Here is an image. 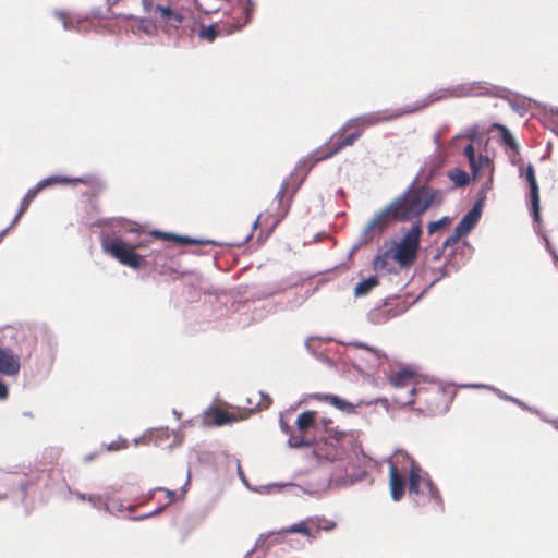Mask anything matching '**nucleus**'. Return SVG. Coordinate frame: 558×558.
Wrapping results in <instances>:
<instances>
[{
  "label": "nucleus",
  "instance_id": "41",
  "mask_svg": "<svg viewBox=\"0 0 558 558\" xmlns=\"http://www.w3.org/2000/svg\"><path fill=\"white\" fill-rule=\"evenodd\" d=\"M519 171H520V175H523V169L522 167L519 168Z\"/></svg>",
  "mask_w": 558,
  "mask_h": 558
},
{
  "label": "nucleus",
  "instance_id": "40",
  "mask_svg": "<svg viewBox=\"0 0 558 558\" xmlns=\"http://www.w3.org/2000/svg\"><path fill=\"white\" fill-rule=\"evenodd\" d=\"M74 181H75V182L86 183V181H85L84 179H75Z\"/></svg>",
  "mask_w": 558,
  "mask_h": 558
},
{
  "label": "nucleus",
  "instance_id": "8",
  "mask_svg": "<svg viewBox=\"0 0 558 558\" xmlns=\"http://www.w3.org/2000/svg\"><path fill=\"white\" fill-rule=\"evenodd\" d=\"M296 429L288 439V444L292 448L310 447L313 444L311 432L316 425V412L304 411L296 418Z\"/></svg>",
  "mask_w": 558,
  "mask_h": 558
},
{
  "label": "nucleus",
  "instance_id": "6",
  "mask_svg": "<svg viewBox=\"0 0 558 558\" xmlns=\"http://www.w3.org/2000/svg\"><path fill=\"white\" fill-rule=\"evenodd\" d=\"M353 440V435L347 432L335 430L323 437L314 448V454L318 460L343 461L345 449Z\"/></svg>",
  "mask_w": 558,
  "mask_h": 558
},
{
  "label": "nucleus",
  "instance_id": "25",
  "mask_svg": "<svg viewBox=\"0 0 558 558\" xmlns=\"http://www.w3.org/2000/svg\"><path fill=\"white\" fill-rule=\"evenodd\" d=\"M447 175L453 182L456 187L466 186L471 180L469 173L460 168L450 169Z\"/></svg>",
  "mask_w": 558,
  "mask_h": 558
},
{
  "label": "nucleus",
  "instance_id": "10",
  "mask_svg": "<svg viewBox=\"0 0 558 558\" xmlns=\"http://www.w3.org/2000/svg\"><path fill=\"white\" fill-rule=\"evenodd\" d=\"M393 222H398L390 206L387 205L383 210L376 213L367 222L363 230V240L365 242L379 238L383 232Z\"/></svg>",
  "mask_w": 558,
  "mask_h": 558
},
{
  "label": "nucleus",
  "instance_id": "33",
  "mask_svg": "<svg viewBox=\"0 0 558 558\" xmlns=\"http://www.w3.org/2000/svg\"><path fill=\"white\" fill-rule=\"evenodd\" d=\"M280 428L281 430L288 435L289 437L291 436V434H294V430H292L291 426L282 418L280 417Z\"/></svg>",
  "mask_w": 558,
  "mask_h": 558
},
{
  "label": "nucleus",
  "instance_id": "35",
  "mask_svg": "<svg viewBox=\"0 0 558 558\" xmlns=\"http://www.w3.org/2000/svg\"><path fill=\"white\" fill-rule=\"evenodd\" d=\"M322 423L325 426V430H326L327 435H329L330 432H335L336 430V429L329 427V425L332 424V420H330V418H323Z\"/></svg>",
  "mask_w": 558,
  "mask_h": 558
},
{
  "label": "nucleus",
  "instance_id": "26",
  "mask_svg": "<svg viewBox=\"0 0 558 558\" xmlns=\"http://www.w3.org/2000/svg\"><path fill=\"white\" fill-rule=\"evenodd\" d=\"M379 281L377 277L372 276L360 281L354 288L355 296H364L372 291L373 288L378 286Z\"/></svg>",
  "mask_w": 558,
  "mask_h": 558
},
{
  "label": "nucleus",
  "instance_id": "23",
  "mask_svg": "<svg viewBox=\"0 0 558 558\" xmlns=\"http://www.w3.org/2000/svg\"><path fill=\"white\" fill-rule=\"evenodd\" d=\"M493 129L498 130L500 132L502 143L514 151L515 155H519V145L511 132L505 125L499 123L493 124Z\"/></svg>",
  "mask_w": 558,
  "mask_h": 558
},
{
  "label": "nucleus",
  "instance_id": "39",
  "mask_svg": "<svg viewBox=\"0 0 558 558\" xmlns=\"http://www.w3.org/2000/svg\"><path fill=\"white\" fill-rule=\"evenodd\" d=\"M124 19L125 20H133V19H135V16L133 14H125Z\"/></svg>",
  "mask_w": 558,
  "mask_h": 558
},
{
  "label": "nucleus",
  "instance_id": "29",
  "mask_svg": "<svg viewBox=\"0 0 558 558\" xmlns=\"http://www.w3.org/2000/svg\"><path fill=\"white\" fill-rule=\"evenodd\" d=\"M462 236L464 235L460 234L458 230L454 229L453 233L444 242V247L454 245Z\"/></svg>",
  "mask_w": 558,
  "mask_h": 558
},
{
  "label": "nucleus",
  "instance_id": "13",
  "mask_svg": "<svg viewBox=\"0 0 558 558\" xmlns=\"http://www.w3.org/2000/svg\"><path fill=\"white\" fill-rule=\"evenodd\" d=\"M485 197H478L473 208L469 210L460 220V222L456 226V230L460 234L466 235L471 232V230L476 226L480 220L482 207L484 205Z\"/></svg>",
  "mask_w": 558,
  "mask_h": 558
},
{
  "label": "nucleus",
  "instance_id": "9",
  "mask_svg": "<svg viewBox=\"0 0 558 558\" xmlns=\"http://www.w3.org/2000/svg\"><path fill=\"white\" fill-rule=\"evenodd\" d=\"M255 9L256 4L252 0H236L230 10L229 19L226 21V34L231 35L242 31L251 23Z\"/></svg>",
  "mask_w": 558,
  "mask_h": 558
},
{
  "label": "nucleus",
  "instance_id": "30",
  "mask_svg": "<svg viewBox=\"0 0 558 558\" xmlns=\"http://www.w3.org/2000/svg\"><path fill=\"white\" fill-rule=\"evenodd\" d=\"M345 471V478H343V482L347 483H353L355 481V473L353 472V465L351 462H347V465L344 468Z\"/></svg>",
  "mask_w": 558,
  "mask_h": 558
},
{
  "label": "nucleus",
  "instance_id": "32",
  "mask_svg": "<svg viewBox=\"0 0 558 558\" xmlns=\"http://www.w3.org/2000/svg\"><path fill=\"white\" fill-rule=\"evenodd\" d=\"M446 221H447V219L442 218L441 220L430 222L429 226H428V232L429 233L435 232L436 230L441 228L446 223Z\"/></svg>",
  "mask_w": 558,
  "mask_h": 558
},
{
  "label": "nucleus",
  "instance_id": "12",
  "mask_svg": "<svg viewBox=\"0 0 558 558\" xmlns=\"http://www.w3.org/2000/svg\"><path fill=\"white\" fill-rule=\"evenodd\" d=\"M236 415L227 410L211 405L203 413V425L206 427H219L236 422Z\"/></svg>",
  "mask_w": 558,
  "mask_h": 558
},
{
  "label": "nucleus",
  "instance_id": "1",
  "mask_svg": "<svg viewBox=\"0 0 558 558\" xmlns=\"http://www.w3.org/2000/svg\"><path fill=\"white\" fill-rule=\"evenodd\" d=\"M482 89H486V87L481 82L462 84L449 94H447V92H444L442 94L432 93L422 100V102L411 109L374 111L349 119L330 136L327 143L298 162L294 171L291 173L290 178L281 184L280 190L275 197V201L277 202L276 210L274 213L260 214L254 221L253 228H256L259 223H267L269 225L271 232L288 215L292 198L304 182L311 169L317 162L329 159L345 147L352 146L363 135L365 129L425 109L429 105L448 96L468 97L477 93L480 94Z\"/></svg>",
  "mask_w": 558,
  "mask_h": 558
},
{
  "label": "nucleus",
  "instance_id": "37",
  "mask_svg": "<svg viewBox=\"0 0 558 558\" xmlns=\"http://www.w3.org/2000/svg\"><path fill=\"white\" fill-rule=\"evenodd\" d=\"M125 446L121 447L118 442H111L109 446H108V450H119L121 448H124Z\"/></svg>",
  "mask_w": 558,
  "mask_h": 558
},
{
  "label": "nucleus",
  "instance_id": "27",
  "mask_svg": "<svg viewBox=\"0 0 558 558\" xmlns=\"http://www.w3.org/2000/svg\"><path fill=\"white\" fill-rule=\"evenodd\" d=\"M315 521L308 520L304 522H300L298 524H293L289 527L290 533H301L307 536H314L316 533L314 532Z\"/></svg>",
  "mask_w": 558,
  "mask_h": 558
},
{
  "label": "nucleus",
  "instance_id": "11",
  "mask_svg": "<svg viewBox=\"0 0 558 558\" xmlns=\"http://www.w3.org/2000/svg\"><path fill=\"white\" fill-rule=\"evenodd\" d=\"M524 178L530 189L531 214L535 221H541L539 187L533 165L529 163L524 169Z\"/></svg>",
  "mask_w": 558,
  "mask_h": 558
},
{
  "label": "nucleus",
  "instance_id": "24",
  "mask_svg": "<svg viewBox=\"0 0 558 558\" xmlns=\"http://www.w3.org/2000/svg\"><path fill=\"white\" fill-rule=\"evenodd\" d=\"M39 190H40V187H35V189L28 190V192L25 194V196L21 201L20 209H19L16 216L14 217L11 226L15 225L21 219V217L27 211L31 203L34 201V198L36 197Z\"/></svg>",
  "mask_w": 558,
  "mask_h": 558
},
{
  "label": "nucleus",
  "instance_id": "22",
  "mask_svg": "<svg viewBox=\"0 0 558 558\" xmlns=\"http://www.w3.org/2000/svg\"><path fill=\"white\" fill-rule=\"evenodd\" d=\"M482 170H481V177L483 174L487 175L486 182L482 185L480 191V197L486 198V193L493 189L494 183V162L489 158H483L482 159Z\"/></svg>",
  "mask_w": 558,
  "mask_h": 558
},
{
  "label": "nucleus",
  "instance_id": "15",
  "mask_svg": "<svg viewBox=\"0 0 558 558\" xmlns=\"http://www.w3.org/2000/svg\"><path fill=\"white\" fill-rule=\"evenodd\" d=\"M388 381L396 388L413 387L417 383V373L411 368L403 367L392 371L388 376Z\"/></svg>",
  "mask_w": 558,
  "mask_h": 558
},
{
  "label": "nucleus",
  "instance_id": "17",
  "mask_svg": "<svg viewBox=\"0 0 558 558\" xmlns=\"http://www.w3.org/2000/svg\"><path fill=\"white\" fill-rule=\"evenodd\" d=\"M389 487L395 501H399L404 496L405 478L393 463L389 466Z\"/></svg>",
  "mask_w": 558,
  "mask_h": 558
},
{
  "label": "nucleus",
  "instance_id": "14",
  "mask_svg": "<svg viewBox=\"0 0 558 558\" xmlns=\"http://www.w3.org/2000/svg\"><path fill=\"white\" fill-rule=\"evenodd\" d=\"M21 368L20 356L12 350L0 348V374L15 376Z\"/></svg>",
  "mask_w": 558,
  "mask_h": 558
},
{
  "label": "nucleus",
  "instance_id": "28",
  "mask_svg": "<svg viewBox=\"0 0 558 558\" xmlns=\"http://www.w3.org/2000/svg\"><path fill=\"white\" fill-rule=\"evenodd\" d=\"M314 521H315V526H314L315 533H317L319 530L330 531L335 527V523L329 522L325 519H316Z\"/></svg>",
  "mask_w": 558,
  "mask_h": 558
},
{
  "label": "nucleus",
  "instance_id": "20",
  "mask_svg": "<svg viewBox=\"0 0 558 558\" xmlns=\"http://www.w3.org/2000/svg\"><path fill=\"white\" fill-rule=\"evenodd\" d=\"M393 250L392 247L390 250H386L383 253H379L373 260V268L376 271H386V272H393L395 271V265L396 263L393 260Z\"/></svg>",
  "mask_w": 558,
  "mask_h": 558
},
{
  "label": "nucleus",
  "instance_id": "5",
  "mask_svg": "<svg viewBox=\"0 0 558 558\" xmlns=\"http://www.w3.org/2000/svg\"><path fill=\"white\" fill-rule=\"evenodd\" d=\"M155 14L158 15V21L163 33L170 36H192L195 33V27L192 25L191 19L180 10L172 9L168 5L157 4L155 8Z\"/></svg>",
  "mask_w": 558,
  "mask_h": 558
},
{
  "label": "nucleus",
  "instance_id": "19",
  "mask_svg": "<svg viewBox=\"0 0 558 558\" xmlns=\"http://www.w3.org/2000/svg\"><path fill=\"white\" fill-rule=\"evenodd\" d=\"M463 155L468 158L470 169L472 172V179L473 180H480L481 179V170H482V159L483 158H489L485 155L476 156L475 149L472 144H468L463 148Z\"/></svg>",
  "mask_w": 558,
  "mask_h": 558
},
{
  "label": "nucleus",
  "instance_id": "34",
  "mask_svg": "<svg viewBox=\"0 0 558 558\" xmlns=\"http://www.w3.org/2000/svg\"><path fill=\"white\" fill-rule=\"evenodd\" d=\"M8 395H9V392H8L7 385L0 380V399L1 400L7 399Z\"/></svg>",
  "mask_w": 558,
  "mask_h": 558
},
{
  "label": "nucleus",
  "instance_id": "21",
  "mask_svg": "<svg viewBox=\"0 0 558 558\" xmlns=\"http://www.w3.org/2000/svg\"><path fill=\"white\" fill-rule=\"evenodd\" d=\"M227 22H223L221 25L211 24L209 26L202 25L198 32V37L202 40H206L208 43H213L219 35L226 34Z\"/></svg>",
  "mask_w": 558,
  "mask_h": 558
},
{
  "label": "nucleus",
  "instance_id": "18",
  "mask_svg": "<svg viewBox=\"0 0 558 558\" xmlns=\"http://www.w3.org/2000/svg\"><path fill=\"white\" fill-rule=\"evenodd\" d=\"M313 398L320 402H327L344 413H353L354 405L345 399L331 393H316Z\"/></svg>",
  "mask_w": 558,
  "mask_h": 558
},
{
  "label": "nucleus",
  "instance_id": "31",
  "mask_svg": "<svg viewBox=\"0 0 558 558\" xmlns=\"http://www.w3.org/2000/svg\"><path fill=\"white\" fill-rule=\"evenodd\" d=\"M156 490L163 492L166 494V496L168 498V501H167L166 506L171 505L172 502H174V500H175V492L169 490V489H166V488H161V487L157 488Z\"/></svg>",
  "mask_w": 558,
  "mask_h": 558
},
{
  "label": "nucleus",
  "instance_id": "2",
  "mask_svg": "<svg viewBox=\"0 0 558 558\" xmlns=\"http://www.w3.org/2000/svg\"><path fill=\"white\" fill-rule=\"evenodd\" d=\"M129 232L138 233L140 239L136 242L129 244L121 238H114L110 241H104L102 248L120 264L134 269H140L144 262L143 256L135 253V250L148 247L153 238L173 241L179 245L214 244L213 241L195 240L189 236H180L160 231H153L149 234H144L138 228H132Z\"/></svg>",
  "mask_w": 558,
  "mask_h": 558
},
{
  "label": "nucleus",
  "instance_id": "38",
  "mask_svg": "<svg viewBox=\"0 0 558 558\" xmlns=\"http://www.w3.org/2000/svg\"><path fill=\"white\" fill-rule=\"evenodd\" d=\"M507 399L511 400L512 402L519 404V405H522L521 401H519L518 399H514L512 397H507Z\"/></svg>",
  "mask_w": 558,
  "mask_h": 558
},
{
  "label": "nucleus",
  "instance_id": "36",
  "mask_svg": "<svg viewBox=\"0 0 558 558\" xmlns=\"http://www.w3.org/2000/svg\"><path fill=\"white\" fill-rule=\"evenodd\" d=\"M512 156L510 157V161L512 165H519V161H521V158L519 157V155H515L514 151H512Z\"/></svg>",
  "mask_w": 558,
  "mask_h": 558
},
{
  "label": "nucleus",
  "instance_id": "16",
  "mask_svg": "<svg viewBox=\"0 0 558 558\" xmlns=\"http://www.w3.org/2000/svg\"><path fill=\"white\" fill-rule=\"evenodd\" d=\"M351 345L362 350L360 357L361 360L365 361L366 366L371 369L378 367L384 361L387 360L386 354L381 350L371 348L363 344L362 342H353Z\"/></svg>",
  "mask_w": 558,
  "mask_h": 558
},
{
  "label": "nucleus",
  "instance_id": "3",
  "mask_svg": "<svg viewBox=\"0 0 558 558\" xmlns=\"http://www.w3.org/2000/svg\"><path fill=\"white\" fill-rule=\"evenodd\" d=\"M442 192L429 185L411 184L401 195L388 205L398 222L420 221L421 216L433 205L442 202Z\"/></svg>",
  "mask_w": 558,
  "mask_h": 558
},
{
  "label": "nucleus",
  "instance_id": "7",
  "mask_svg": "<svg viewBox=\"0 0 558 558\" xmlns=\"http://www.w3.org/2000/svg\"><path fill=\"white\" fill-rule=\"evenodd\" d=\"M409 494L414 498L423 496L437 505L441 504L438 488L435 486L429 475L415 462L411 463L409 471ZM415 500L418 502V499Z\"/></svg>",
  "mask_w": 558,
  "mask_h": 558
},
{
  "label": "nucleus",
  "instance_id": "42",
  "mask_svg": "<svg viewBox=\"0 0 558 558\" xmlns=\"http://www.w3.org/2000/svg\"><path fill=\"white\" fill-rule=\"evenodd\" d=\"M251 238H252V233H250V234L246 236V241H248Z\"/></svg>",
  "mask_w": 558,
  "mask_h": 558
},
{
  "label": "nucleus",
  "instance_id": "4",
  "mask_svg": "<svg viewBox=\"0 0 558 558\" xmlns=\"http://www.w3.org/2000/svg\"><path fill=\"white\" fill-rule=\"evenodd\" d=\"M422 226L420 221L413 222L399 242H395L393 260L400 268H410L418 256Z\"/></svg>",
  "mask_w": 558,
  "mask_h": 558
}]
</instances>
